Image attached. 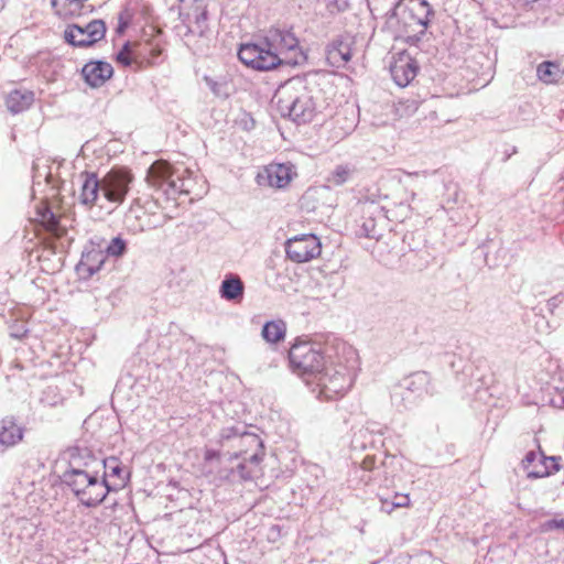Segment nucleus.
Instances as JSON below:
<instances>
[{
	"label": "nucleus",
	"mask_w": 564,
	"mask_h": 564,
	"mask_svg": "<svg viewBox=\"0 0 564 564\" xmlns=\"http://www.w3.org/2000/svg\"><path fill=\"white\" fill-rule=\"evenodd\" d=\"M204 80L216 97L226 98L229 96V87L226 82H216L207 76H205Z\"/></svg>",
	"instance_id": "nucleus-32"
},
{
	"label": "nucleus",
	"mask_w": 564,
	"mask_h": 564,
	"mask_svg": "<svg viewBox=\"0 0 564 564\" xmlns=\"http://www.w3.org/2000/svg\"><path fill=\"white\" fill-rule=\"evenodd\" d=\"M560 460L558 456H542L541 457V466L535 467L531 470H528V476L530 478H542L551 475L552 473L560 470Z\"/></svg>",
	"instance_id": "nucleus-25"
},
{
	"label": "nucleus",
	"mask_w": 564,
	"mask_h": 564,
	"mask_svg": "<svg viewBox=\"0 0 564 564\" xmlns=\"http://www.w3.org/2000/svg\"><path fill=\"white\" fill-rule=\"evenodd\" d=\"M188 15L194 18V21L188 25V32L204 36L208 31L206 6L203 2H197L193 13H188Z\"/></svg>",
	"instance_id": "nucleus-23"
},
{
	"label": "nucleus",
	"mask_w": 564,
	"mask_h": 564,
	"mask_svg": "<svg viewBox=\"0 0 564 564\" xmlns=\"http://www.w3.org/2000/svg\"><path fill=\"white\" fill-rule=\"evenodd\" d=\"M434 11L426 0H400L393 8L391 19L398 24V32L410 44H415L425 34Z\"/></svg>",
	"instance_id": "nucleus-4"
},
{
	"label": "nucleus",
	"mask_w": 564,
	"mask_h": 564,
	"mask_svg": "<svg viewBox=\"0 0 564 564\" xmlns=\"http://www.w3.org/2000/svg\"><path fill=\"white\" fill-rule=\"evenodd\" d=\"M382 435L383 427L379 426L377 423H368L365 427L355 433L351 440V446L354 448L366 449L368 440L372 447H376L377 444L383 445V441L381 440Z\"/></svg>",
	"instance_id": "nucleus-19"
},
{
	"label": "nucleus",
	"mask_w": 564,
	"mask_h": 564,
	"mask_svg": "<svg viewBox=\"0 0 564 564\" xmlns=\"http://www.w3.org/2000/svg\"><path fill=\"white\" fill-rule=\"evenodd\" d=\"M562 400H563V403H564V395H563V399H562Z\"/></svg>",
	"instance_id": "nucleus-51"
},
{
	"label": "nucleus",
	"mask_w": 564,
	"mask_h": 564,
	"mask_svg": "<svg viewBox=\"0 0 564 564\" xmlns=\"http://www.w3.org/2000/svg\"><path fill=\"white\" fill-rule=\"evenodd\" d=\"M395 459V456L393 455H388L384 453V457L383 459H381V467L384 469V477H387V469L392 465V463L394 462Z\"/></svg>",
	"instance_id": "nucleus-43"
},
{
	"label": "nucleus",
	"mask_w": 564,
	"mask_h": 564,
	"mask_svg": "<svg viewBox=\"0 0 564 564\" xmlns=\"http://www.w3.org/2000/svg\"><path fill=\"white\" fill-rule=\"evenodd\" d=\"M547 530H564L563 519H552L545 523Z\"/></svg>",
	"instance_id": "nucleus-42"
},
{
	"label": "nucleus",
	"mask_w": 564,
	"mask_h": 564,
	"mask_svg": "<svg viewBox=\"0 0 564 564\" xmlns=\"http://www.w3.org/2000/svg\"><path fill=\"white\" fill-rule=\"evenodd\" d=\"M51 4L56 14L63 18L79 15L84 7L80 0H69L67 4H63V8H59V0H51Z\"/></svg>",
	"instance_id": "nucleus-29"
},
{
	"label": "nucleus",
	"mask_w": 564,
	"mask_h": 564,
	"mask_svg": "<svg viewBox=\"0 0 564 564\" xmlns=\"http://www.w3.org/2000/svg\"><path fill=\"white\" fill-rule=\"evenodd\" d=\"M42 223L50 231L54 230L57 227V219L55 218L54 214L48 209H46L42 214Z\"/></svg>",
	"instance_id": "nucleus-36"
},
{
	"label": "nucleus",
	"mask_w": 564,
	"mask_h": 564,
	"mask_svg": "<svg viewBox=\"0 0 564 564\" xmlns=\"http://www.w3.org/2000/svg\"><path fill=\"white\" fill-rule=\"evenodd\" d=\"M238 58L257 70H271L280 65L296 66L306 61L297 37L289 30L270 29L259 42L241 44Z\"/></svg>",
	"instance_id": "nucleus-2"
},
{
	"label": "nucleus",
	"mask_w": 564,
	"mask_h": 564,
	"mask_svg": "<svg viewBox=\"0 0 564 564\" xmlns=\"http://www.w3.org/2000/svg\"><path fill=\"white\" fill-rule=\"evenodd\" d=\"M69 2V0H64V4H67Z\"/></svg>",
	"instance_id": "nucleus-50"
},
{
	"label": "nucleus",
	"mask_w": 564,
	"mask_h": 564,
	"mask_svg": "<svg viewBox=\"0 0 564 564\" xmlns=\"http://www.w3.org/2000/svg\"><path fill=\"white\" fill-rule=\"evenodd\" d=\"M106 30L102 20H93L86 25L69 24L64 31V40L76 47H88L102 40Z\"/></svg>",
	"instance_id": "nucleus-9"
},
{
	"label": "nucleus",
	"mask_w": 564,
	"mask_h": 564,
	"mask_svg": "<svg viewBox=\"0 0 564 564\" xmlns=\"http://www.w3.org/2000/svg\"><path fill=\"white\" fill-rule=\"evenodd\" d=\"M107 260L104 247L90 240L82 252V258L76 265L78 275L83 279H90L99 272Z\"/></svg>",
	"instance_id": "nucleus-11"
},
{
	"label": "nucleus",
	"mask_w": 564,
	"mask_h": 564,
	"mask_svg": "<svg viewBox=\"0 0 564 564\" xmlns=\"http://www.w3.org/2000/svg\"><path fill=\"white\" fill-rule=\"evenodd\" d=\"M351 43L348 40L334 41L327 48L328 62L337 67L344 66L351 58Z\"/></svg>",
	"instance_id": "nucleus-22"
},
{
	"label": "nucleus",
	"mask_w": 564,
	"mask_h": 564,
	"mask_svg": "<svg viewBox=\"0 0 564 564\" xmlns=\"http://www.w3.org/2000/svg\"><path fill=\"white\" fill-rule=\"evenodd\" d=\"M145 182L150 188L162 192L167 199H175L178 194L189 193L186 180L175 175L172 165L164 160H158L150 165Z\"/></svg>",
	"instance_id": "nucleus-6"
},
{
	"label": "nucleus",
	"mask_w": 564,
	"mask_h": 564,
	"mask_svg": "<svg viewBox=\"0 0 564 564\" xmlns=\"http://www.w3.org/2000/svg\"><path fill=\"white\" fill-rule=\"evenodd\" d=\"M100 180L102 197L110 203L121 205L130 191V184L134 177L128 169L113 167Z\"/></svg>",
	"instance_id": "nucleus-8"
},
{
	"label": "nucleus",
	"mask_w": 564,
	"mask_h": 564,
	"mask_svg": "<svg viewBox=\"0 0 564 564\" xmlns=\"http://www.w3.org/2000/svg\"><path fill=\"white\" fill-rule=\"evenodd\" d=\"M295 173L290 164L272 163L257 176V182L261 186L274 188H284L291 182Z\"/></svg>",
	"instance_id": "nucleus-12"
},
{
	"label": "nucleus",
	"mask_w": 564,
	"mask_h": 564,
	"mask_svg": "<svg viewBox=\"0 0 564 564\" xmlns=\"http://www.w3.org/2000/svg\"><path fill=\"white\" fill-rule=\"evenodd\" d=\"M219 456H220L219 452L214 451V449H206L204 459H205V462H213L215 459L218 460Z\"/></svg>",
	"instance_id": "nucleus-44"
},
{
	"label": "nucleus",
	"mask_w": 564,
	"mask_h": 564,
	"mask_svg": "<svg viewBox=\"0 0 564 564\" xmlns=\"http://www.w3.org/2000/svg\"><path fill=\"white\" fill-rule=\"evenodd\" d=\"M375 223L372 219L364 223L362 230L366 237L368 238H375L376 237V230H375Z\"/></svg>",
	"instance_id": "nucleus-40"
},
{
	"label": "nucleus",
	"mask_w": 564,
	"mask_h": 564,
	"mask_svg": "<svg viewBox=\"0 0 564 564\" xmlns=\"http://www.w3.org/2000/svg\"><path fill=\"white\" fill-rule=\"evenodd\" d=\"M82 188L79 202L88 207L94 206L101 193V180L95 173L84 172L79 175Z\"/></svg>",
	"instance_id": "nucleus-17"
},
{
	"label": "nucleus",
	"mask_w": 564,
	"mask_h": 564,
	"mask_svg": "<svg viewBox=\"0 0 564 564\" xmlns=\"http://www.w3.org/2000/svg\"><path fill=\"white\" fill-rule=\"evenodd\" d=\"M34 93L28 89H14L6 98V105L11 113H20L31 107Z\"/></svg>",
	"instance_id": "nucleus-21"
},
{
	"label": "nucleus",
	"mask_w": 564,
	"mask_h": 564,
	"mask_svg": "<svg viewBox=\"0 0 564 564\" xmlns=\"http://www.w3.org/2000/svg\"><path fill=\"white\" fill-rule=\"evenodd\" d=\"M410 502V499H409V496L408 495H395L394 496V499L392 501V507H406Z\"/></svg>",
	"instance_id": "nucleus-41"
},
{
	"label": "nucleus",
	"mask_w": 564,
	"mask_h": 564,
	"mask_svg": "<svg viewBox=\"0 0 564 564\" xmlns=\"http://www.w3.org/2000/svg\"><path fill=\"white\" fill-rule=\"evenodd\" d=\"M436 393L437 389L431 375L426 371H416L400 381L391 398L395 404L409 408L417 400L427 395L433 397Z\"/></svg>",
	"instance_id": "nucleus-7"
},
{
	"label": "nucleus",
	"mask_w": 564,
	"mask_h": 564,
	"mask_svg": "<svg viewBox=\"0 0 564 564\" xmlns=\"http://www.w3.org/2000/svg\"><path fill=\"white\" fill-rule=\"evenodd\" d=\"M395 507H392V501L391 502H388L387 500L386 501H382V507L381 509L387 511V512H391Z\"/></svg>",
	"instance_id": "nucleus-46"
},
{
	"label": "nucleus",
	"mask_w": 564,
	"mask_h": 564,
	"mask_svg": "<svg viewBox=\"0 0 564 564\" xmlns=\"http://www.w3.org/2000/svg\"><path fill=\"white\" fill-rule=\"evenodd\" d=\"M42 223L50 231L54 230L57 227V219L55 218L54 214L48 209H46L42 214Z\"/></svg>",
	"instance_id": "nucleus-35"
},
{
	"label": "nucleus",
	"mask_w": 564,
	"mask_h": 564,
	"mask_svg": "<svg viewBox=\"0 0 564 564\" xmlns=\"http://www.w3.org/2000/svg\"><path fill=\"white\" fill-rule=\"evenodd\" d=\"M55 391H56V388H52V393L54 394V398H53V400H52V405H56V404L58 403V400H59V398H58V395L55 393Z\"/></svg>",
	"instance_id": "nucleus-48"
},
{
	"label": "nucleus",
	"mask_w": 564,
	"mask_h": 564,
	"mask_svg": "<svg viewBox=\"0 0 564 564\" xmlns=\"http://www.w3.org/2000/svg\"><path fill=\"white\" fill-rule=\"evenodd\" d=\"M245 468H246L245 464H239V465H238V470H239V473H240V477H241L242 479H249V478H251V474H250V473L245 474Z\"/></svg>",
	"instance_id": "nucleus-45"
},
{
	"label": "nucleus",
	"mask_w": 564,
	"mask_h": 564,
	"mask_svg": "<svg viewBox=\"0 0 564 564\" xmlns=\"http://www.w3.org/2000/svg\"><path fill=\"white\" fill-rule=\"evenodd\" d=\"M134 48V56L138 61V63H142L143 61L147 62L150 53L154 50V42L152 41H145L142 43L133 44Z\"/></svg>",
	"instance_id": "nucleus-33"
},
{
	"label": "nucleus",
	"mask_w": 564,
	"mask_h": 564,
	"mask_svg": "<svg viewBox=\"0 0 564 564\" xmlns=\"http://www.w3.org/2000/svg\"><path fill=\"white\" fill-rule=\"evenodd\" d=\"M106 256L119 258L127 251V242L121 237H115L104 247Z\"/></svg>",
	"instance_id": "nucleus-31"
},
{
	"label": "nucleus",
	"mask_w": 564,
	"mask_h": 564,
	"mask_svg": "<svg viewBox=\"0 0 564 564\" xmlns=\"http://www.w3.org/2000/svg\"><path fill=\"white\" fill-rule=\"evenodd\" d=\"M112 66L101 61L87 63L82 70L86 83L91 87L104 85L112 76Z\"/></svg>",
	"instance_id": "nucleus-18"
},
{
	"label": "nucleus",
	"mask_w": 564,
	"mask_h": 564,
	"mask_svg": "<svg viewBox=\"0 0 564 564\" xmlns=\"http://www.w3.org/2000/svg\"><path fill=\"white\" fill-rule=\"evenodd\" d=\"M63 481L70 488L79 502L88 508L99 506L110 490L106 479L98 477V470L65 471Z\"/></svg>",
	"instance_id": "nucleus-5"
},
{
	"label": "nucleus",
	"mask_w": 564,
	"mask_h": 564,
	"mask_svg": "<svg viewBox=\"0 0 564 564\" xmlns=\"http://www.w3.org/2000/svg\"><path fill=\"white\" fill-rule=\"evenodd\" d=\"M133 51V45H131L129 42L126 43L121 51L117 54V61L123 66H130L132 63H138Z\"/></svg>",
	"instance_id": "nucleus-34"
},
{
	"label": "nucleus",
	"mask_w": 564,
	"mask_h": 564,
	"mask_svg": "<svg viewBox=\"0 0 564 564\" xmlns=\"http://www.w3.org/2000/svg\"><path fill=\"white\" fill-rule=\"evenodd\" d=\"M162 54V48L158 43H154V50L150 53L147 63L150 65H155L160 63V57Z\"/></svg>",
	"instance_id": "nucleus-38"
},
{
	"label": "nucleus",
	"mask_w": 564,
	"mask_h": 564,
	"mask_svg": "<svg viewBox=\"0 0 564 564\" xmlns=\"http://www.w3.org/2000/svg\"><path fill=\"white\" fill-rule=\"evenodd\" d=\"M24 436L22 427L14 416H4L0 420V447L7 449L18 445Z\"/></svg>",
	"instance_id": "nucleus-16"
},
{
	"label": "nucleus",
	"mask_w": 564,
	"mask_h": 564,
	"mask_svg": "<svg viewBox=\"0 0 564 564\" xmlns=\"http://www.w3.org/2000/svg\"><path fill=\"white\" fill-rule=\"evenodd\" d=\"M243 292L245 285L239 275L234 273L225 275L219 288V294L224 300L240 302L243 297Z\"/></svg>",
	"instance_id": "nucleus-20"
},
{
	"label": "nucleus",
	"mask_w": 564,
	"mask_h": 564,
	"mask_svg": "<svg viewBox=\"0 0 564 564\" xmlns=\"http://www.w3.org/2000/svg\"><path fill=\"white\" fill-rule=\"evenodd\" d=\"M231 447L239 449L235 453V457H239L247 454L249 451H252V454L249 457H246L245 460L258 465L262 459V441L257 434L249 432L247 425H245V429H242L236 442L231 444Z\"/></svg>",
	"instance_id": "nucleus-13"
},
{
	"label": "nucleus",
	"mask_w": 564,
	"mask_h": 564,
	"mask_svg": "<svg viewBox=\"0 0 564 564\" xmlns=\"http://www.w3.org/2000/svg\"><path fill=\"white\" fill-rule=\"evenodd\" d=\"M536 74L540 80L546 84L557 83L563 76L560 65L553 62L541 63L538 66Z\"/></svg>",
	"instance_id": "nucleus-28"
},
{
	"label": "nucleus",
	"mask_w": 564,
	"mask_h": 564,
	"mask_svg": "<svg viewBox=\"0 0 564 564\" xmlns=\"http://www.w3.org/2000/svg\"><path fill=\"white\" fill-rule=\"evenodd\" d=\"M286 333V325L283 321H270L262 327V338L270 344H276L284 339Z\"/></svg>",
	"instance_id": "nucleus-24"
},
{
	"label": "nucleus",
	"mask_w": 564,
	"mask_h": 564,
	"mask_svg": "<svg viewBox=\"0 0 564 564\" xmlns=\"http://www.w3.org/2000/svg\"><path fill=\"white\" fill-rule=\"evenodd\" d=\"M273 101L282 117L297 123L310 122L316 113L312 90L301 79H291L280 86Z\"/></svg>",
	"instance_id": "nucleus-3"
},
{
	"label": "nucleus",
	"mask_w": 564,
	"mask_h": 564,
	"mask_svg": "<svg viewBox=\"0 0 564 564\" xmlns=\"http://www.w3.org/2000/svg\"><path fill=\"white\" fill-rule=\"evenodd\" d=\"M321 251V241L313 234L294 236L285 242L286 257L296 263L308 262L317 258Z\"/></svg>",
	"instance_id": "nucleus-10"
},
{
	"label": "nucleus",
	"mask_w": 564,
	"mask_h": 564,
	"mask_svg": "<svg viewBox=\"0 0 564 564\" xmlns=\"http://www.w3.org/2000/svg\"><path fill=\"white\" fill-rule=\"evenodd\" d=\"M94 453L87 447L76 446L69 451V463L66 471L97 470L100 465Z\"/></svg>",
	"instance_id": "nucleus-15"
},
{
	"label": "nucleus",
	"mask_w": 564,
	"mask_h": 564,
	"mask_svg": "<svg viewBox=\"0 0 564 564\" xmlns=\"http://www.w3.org/2000/svg\"><path fill=\"white\" fill-rule=\"evenodd\" d=\"M356 169L350 164H339L326 177L330 186H341L351 180Z\"/></svg>",
	"instance_id": "nucleus-26"
},
{
	"label": "nucleus",
	"mask_w": 564,
	"mask_h": 564,
	"mask_svg": "<svg viewBox=\"0 0 564 564\" xmlns=\"http://www.w3.org/2000/svg\"><path fill=\"white\" fill-rule=\"evenodd\" d=\"M3 7H4V3L2 0H0V10L3 9Z\"/></svg>",
	"instance_id": "nucleus-49"
},
{
	"label": "nucleus",
	"mask_w": 564,
	"mask_h": 564,
	"mask_svg": "<svg viewBox=\"0 0 564 564\" xmlns=\"http://www.w3.org/2000/svg\"><path fill=\"white\" fill-rule=\"evenodd\" d=\"M99 462H100V465H102V467L105 469V474H104L102 478H105L106 476H111V477L118 478L122 484L126 482V480L128 479L129 473L121 465V462L117 457L111 456V457H108L105 459H100Z\"/></svg>",
	"instance_id": "nucleus-27"
},
{
	"label": "nucleus",
	"mask_w": 564,
	"mask_h": 564,
	"mask_svg": "<svg viewBox=\"0 0 564 564\" xmlns=\"http://www.w3.org/2000/svg\"><path fill=\"white\" fill-rule=\"evenodd\" d=\"M245 429V424L237 423L231 426L223 427L219 433V443L224 446L226 444H234L239 437L240 432Z\"/></svg>",
	"instance_id": "nucleus-30"
},
{
	"label": "nucleus",
	"mask_w": 564,
	"mask_h": 564,
	"mask_svg": "<svg viewBox=\"0 0 564 564\" xmlns=\"http://www.w3.org/2000/svg\"><path fill=\"white\" fill-rule=\"evenodd\" d=\"M378 457L377 455H367L361 463V469L364 471H371L375 469H379L380 467L377 466Z\"/></svg>",
	"instance_id": "nucleus-37"
},
{
	"label": "nucleus",
	"mask_w": 564,
	"mask_h": 564,
	"mask_svg": "<svg viewBox=\"0 0 564 564\" xmlns=\"http://www.w3.org/2000/svg\"><path fill=\"white\" fill-rule=\"evenodd\" d=\"M558 302H560V295H556L549 300V306L553 308L557 305Z\"/></svg>",
	"instance_id": "nucleus-47"
},
{
	"label": "nucleus",
	"mask_w": 564,
	"mask_h": 564,
	"mask_svg": "<svg viewBox=\"0 0 564 564\" xmlns=\"http://www.w3.org/2000/svg\"><path fill=\"white\" fill-rule=\"evenodd\" d=\"M543 455L541 453H535L533 451L527 453L524 459H523V464H524V467L527 469H529L530 465H532L535 460H540L541 462V457Z\"/></svg>",
	"instance_id": "nucleus-39"
},
{
	"label": "nucleus",
	"mask_w": 564,
	"mask_h": 564,
	"mask_svg": "<svg viewBox=\"0 0 564 564\" xmlns=\"http://www.w3.org/2000/svg\"><path fill=\"white\" fill-rule=\"evenodd\" d=\"M417 63L408 54H400L390 67L394 83L400 87L408 86L417 74Z\"/></svg>",
	"instance_id": "nucleus-14"
},
{
	"label": "nucleus",
	"mask_w": 564,
	"mask_h": 564,
	"mask_svg": "<svg viewBox=\"0 0 564 564\" xmlns=\"http://www.w3.org/2000/svg\"><path fill=\"white\" fill-rule=\"evenodd\" d=\"M344 360L338 355L334 358L327 355V360L321 347L310 341H297L289 350V360L293 371L308 375L315 384L319 399L333 400L341 397L352 384L355 378L356 352L343 346Z\"/></svg>",
	"instance_id": "nucleus-1"
}]
</instances>
